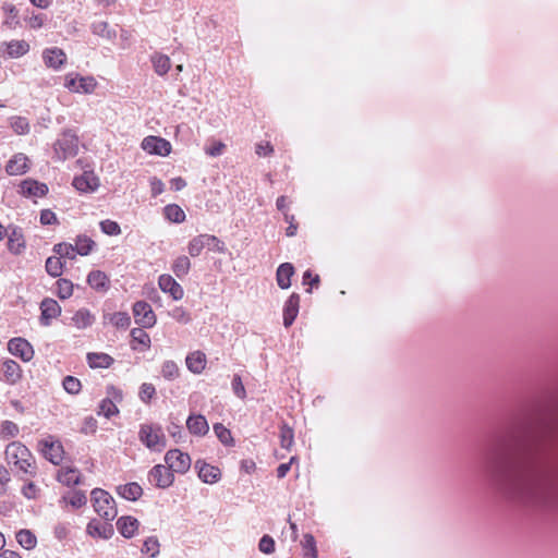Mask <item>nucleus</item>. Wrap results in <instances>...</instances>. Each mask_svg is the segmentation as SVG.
Returning <instances> with one entry per match:
<instances>
[{
    "label": "nucleus",
    "instance_id": "9",
    "mask_svg": "<svg viewBox=\"0 0 558 558\" xmlns=\"http://www.w3.org/2000/svg\"><path fill=\"white\" fill-rule=\"evenodd\" d=\"M132 310L135 323L142 328H151L156 325L157 317L149 303L137 301Z\"/></svg>",
    "mask_w": 558,
    "mask_h": 558
},
{
    "label": "nucleus",
    "instance_id": "43",
    "mask_svg": "<svg viewBox=\"0 0 558 558\" xmlns=\"http://www.w3.org/2000/svg\"><path fill=\"white\" fill-rule=\"evenodd\" d=\"M87 533L92 536H99L102 538H107L112 533V529L110 525L100 524L98 522L90 521L87 524Z\"/></svg>",
    "mask_w": 558,
    "mask_h": 558
},
{
    "label": "nucleus",
    "instance_id": "25",
    "mask_svg": "<svg viewBox=\"0 0 558 558\" xmlns=\"http://www.w3.org/2000/svg\"><path fill=\"white\" fill-rule=\"evenodd\" d=\"M28 158L24 154H15L7 163L5 171L9 175H21L28 170Z\"/></svg>",
    "mask_w": 558,
    "mask_h": 558
},
{
    "label": "nucleus",
    "instance_id": "3",
    "mask_svg": "<svg viewBox=\"0 0 558 558\" xmlns=\"http://www.w3.org/2000/svg\"><path fill=\"white\" fill-rule=\"evenodd\" d=\"M78 137L72 131H64L53 144V158L57 161H64L73 158L78 153Z\"/></svg>",
    "mask_w": 558,
    "mask_h": 558
},
{
    "label": "nucleus",
    "instance_id": "12",
    "mask_svg": "<svg viewBox=\"0 0 558 558\" xmlns=\"http://www.w3.org/2000/svg\"><path fill=\"white\" fill-rule=\"evenodd\" d=\"M142 148L151 155L168 156L171 153V144L159 136H146L142 141Z\"/></svg>",
    "mask_w": 558,
    "mask_h": 558
},
{
    "label": "nucleus",
    "instance_id": "27",
    "mask_svg": "<svg viewBox=\"0 0 558 558\" xmlns=\"http://www.w3.org/2000/svg\"><path fill=\"white\" fill-rule=\"evenodd\" d=\"M186 427L191 434L196 436H204L209 430L207 420L201 414L190 415L186 420Z\"/></svg>",
    "mask_w": 558,
    "mask_h": 558
},
{
    "label": "nucleus",
    "instance_id": "41",
    "mask_svg": "<svg viewBox=\"0 0 558 558\" xmlns=\"http://www.w3.org/2000/svg\"><path fill=\"white\" fill-rule=\"evenodd\" d=\"M17 543L25 549L31 550L35 548L37 538L29 530H21L16 533Z\"/></svg>",
    "mask_w": 558,
    "mask_h": 558
},
{
    "label": "nucleus",
    "instance_id": "48",
    "mask_svg": "<svg viewBox=\"0 0 558 558\" xmlns=\"http://www.w3.org/2000/svg\"><path fill=\"white\" fill-rule=\"evenodd\" d=\"M110 324L117 328L126 329L131 325V318L125 312H116L109 317Z\"/></svg>",
    "mask_w": 558,
    "mask_h": 558
},
{
    "label": "nucleus",
    "instance_id": "62",
    "mask_svg": "<svg viewBox=\"0 0 558 558\" xmlns=\"http://www.w3.org/2000/svg\"><path fill=\"white\" fill-rule=\"evenodd\" d=\"M284 221L289 225L286 229L287 236H294L298 231V223L295 217L289 213H284Z\"/></svg>",
    "mask_w": 558,
    "mask_h": 558
},
{
    "label": "nucleus",
    "instance_id": "26",
    "mask_svg": "<svg viewBox=\"0 0 558 558\" xmlns=\"http://www.w3.org/2000/svg\"><path fill=\"white\" fill-rule=\"evenodd\" d=\"M87 283L96 291L106 292L110 287V279L106 272L101 270H93L87 276Z\"/></svg>",
    "mask_w": 558,
    "mask_h": 558
},
{
    "label": "nucleus",
    "instance_id": "39",
    "mask_svg": "<svg viewBox=\"0 0 558 558\" xmlns=\"http://www.w3.org/2000/svg\"><path fill=\"white\" fill-rule=\"evenodd\" d=\"M2 10L4 12V24L8 25L10 28H16V26L20 24L19 21V11L12 3H4L2 5Z\"/></svg>",
    "mask_w": 558,
    "mask_h": 558
},
{
    "label": "nucleus",
    "instance_id": "40",
    "mask_svg": "<svg viewBox=\"0 0 558 558\" xmlns=\"http://www.w3.org/2000/svg\"><path fill=\"white\" fill-rule=\"evenodd\" d=\"M191 269V260L187 256L181 255L177 257L172 264V271L177 277H185Z\"/></svg>",
    "mask_w": 558,
    "mask_h": 558
},
{
    "label": "nucleus",
    "instance_id": "45",
    "mask_svg": "<svg viewBox=\"0 0 558 558\" xmlns=\"http://www.w3.org/2000/svg\"><path fill=\"white\" fill-rule=\"evenodd\" d=\"M20 428L17 424L12 421H3L0 425V438L10 439L19 435Z\"/></svg>",
    "mask_w": 558,
    "mask_h": 558
},
{
    "label": "nucleus",
    "instance_id": "31",
    "mask_svg": "<svg viewBox=\"0 0 558 558\" xmlns=\"http://www.w3.org/2000/svg\"><path fill=\"white\" fill-rule=\"evenodd\" d=\"M114 360L107 353L90 352L87 354V363L92 368H109Z\"/></svg>",
    "mask_w": 558,
    "mask_h": 558
},
{
    "label": "nucleus",
    "instance_id": "14",
    "mask_svg": "<svg viewBox=\"0 0 558 558\" xmlns=\"http://www.w3.org/2000/svg\"><path fill=\"white\" fill-rule=\"evenodd\" d=\"M40 323L44 326H49L52 319H56L61 314L59 303L50 298H46L40 303Z\"/></svg>",
    "mask_w": 558,
    "mask_h": 558
},
{
    "label": "nucleus",
    "instance_id": "17",
    "mask_svg": "<svg viewBox=\"0 0 558 558\" xmlns=\"http://www.w3.org/2000/svg\"><path fill=\"white\" fill-rule=\"evenodd\" d=\"M47 193V184L33 179H26L20 184V194L25 197H44Z\"/></svg>",
    "mask_w": 558,
    "mask_h": 558
},
{
    "label": "nucleus",
    "instance_id": "13",
    "mask_svg": "<svg viewBox=\"0 0 558 558\" xmlns=\"http://www.w3.org/2000/svg\"><path fill=\"white\" fill-rule=\"evenodd\" d=\"M8 350L14 356L20 357L24 362H28L34 357V349L32 344L24 338H13L8 342Z\"/></svg>",
    "mask_w": 558,
    "mask_h": 558
},
{
    "label": "nucleus",
    "instance_id": "36",
    "mask_svg": "<svg viewBox=\"0 0 558 558\" xmlns=\"http://www.w3.org/2000/svg\"><path fill=\"white\" fill-rule=\"evenodd\" d=\"M52 252L56 255H59L62 259H75L78 253L75 250L74 244L68 243V242H61L53 245Z\"/></svg>",
    "mask_w": 558,
    "mask_h": 558
},
{
    "label": "nucleus",
    "instance_id": "46",
    "mask_svg": "<svg viewBox=\"0 0 558 558\" xmlns=\"http://www.w3.org/2000/svg\"><path fill=\"white\" fill-rule=\"evenodd\" d=\"M214 432L218 439L226 446H233V437L231 435L230 429H228L223 424L216 423L214 425Z\"/></svg>",
    "mask_w": 558,
    "mask_h": 558
},
{
    "label": "nucleus",
    "instance_id": "55",
    "mask_svg": "<svg viewBox=\"0 0 558 558\" xmlns=\"http://www.w3.org/2000/svg\"><path fill=\"white\" fill-rule=\"evenodd\" d=\"M156 395V388L153 384H149V383H144L142 386H141V389H140V399L145 402V403H149L150 400L154 398V396Z\"/></svg>",
    "mask_w": 558,
    "mask_h": 558
},
{
    "label": "nucleus",
    "instance_id": "50",
    "mask_svg": "<svg viewBox=\"0 0 558 558\" xmlns=\"http://www.w3.org/2000/svg\"><path fill=\"white\" fill-rule=\"evenodd\" d=\"M161 375L168 380H173L180 375L179 366L173 361H166L161 366Z\"/></svg>",
    "mask_w": 558,
    "mask_h": 558
},
{
    "label": "nucleus",
    "instance_id": "20",
    "mask_svg": "<svg viewBox=\"0 0 558 558\" xmlns=\"http://www.w3.org/2000/svg\"><path fill=\"white\" fill-rule=\"evenodd\" d=\"M195 466L198 469V477L206 484H215L221 477V471L218 466L199 460L196 461Z\"/></svg>",
    "mask_w": 558,
    "mask_h": 558
},
{
    "label": "nucleus",
    "instance_id": "35",
    "mask_svg": "<svg viewBox=\"0 0 558 558\" xmlns=\"http://www.w3.org/2000/svg\"><path fill=\"white\" fill-rule=\"evenodd\" d=\"M165 217L173 223H181L186 216L184 210L177 204H169L163 208Z\"/></svg>",
    "mask_w": 558,
    "mask_h": 558
},
{
    "label": "nucleus",
    "instance_id": "1",
    "mask_svg": "<svg viewBox=\"0 0 558 558\" xmlns=\"http://www.w3.org/2000/svg\"><path fill=\"white\" fill-rule=\"evenodd\" d=\"M507 481L508 489L529 502H545L554 490V483L548 473L532 463L515 466Z\"/></svg>",
    "mask_w": 558,
    "mask_h": 558
},
{
    "label": "nucleus",
    "instance_id": "28",
    "mask_svg": "<svg viewBox=\"0 0 558 558\" xmlns=\"http://www.w3.org/2000/svg\"><path fill=\"white\" fill-rule=\"evenodd\" d=\"M57 480L65 486H74L81 483V473L75 468H61L58 471Z\"/></svg>",
    "mask_w": 558,
    "mask_h": 558
},
{
    "label": "nucleus",
    "instance_id": "44",
    "mask_svg": "<svg viewBox=\"0 0 558 558\" xmlns=\"http://www.w3.org/2000/svg\"><path fill=\"white\" fill-rule=\"evenodd\" d=\"M294 444L293 429L286 423L280 426V446L290 450Z\"/></svg>",
    "mask_w": 558,
    "mask_h": 558
},
{
    "label": "nucleus",
    "instance_id": "6",
    "mask_svg": "<svg viewBox=\"0 0 558 558\" xmlns=\"http://www.w3.org/2000/svg\"><path fill=\"white\" fill-rule=\"evenodd\" d=\"M210 242H215V247H213L214 252L225 253V243L216 235L207 233L194 236L187 244V252L192 257H197L202 254L205 247H210Z\"/></svg>",
    "mask_w": 558,
    "mask_h": 558
},
{
    "label": "nucleus",
    "instance_id": "54",
    "mask_svg": "<svg viewBox=\"0 0 558 558\" xmlns=\"http://www.w3.org/2000/svg\"><path fill=\"white\" fill-rule=\"evenodd\" d=\"M100 230L107 235H119L121 233V228L117 221L106 219L100 221L99 223Z\"/></svg>",
    "mask_w": 558,
    "mask_h": 558
},
{
    "label": "nucleus",
    "instance_id": "24",
    "mask_svg": "<svg viewBox=\"0 0 558 558\" xmlns=\"http://www.w3.org/2000/svg\"><path fill=\"white\" fill-rule=\"evenodd\" d=\"M185 364L193 374H202L207 365V357L203 351L196 350L186 355Z\"/></svg>",
    "mask_w": 558,
    "mask_h": 558
},
{
    "label": "nucleus",
    "instance_id": "61",
    "mask_svg": "<svg viewBox=\"0 0 558 558\" xmlns=\"http://www.w3.org/2000/svg\"><path fill=\"white\" fill-rule=\"evenodd\" d=\"M22 494L27 499H36L39 495V488L35 483L28 482L22 487Z\"/></svg>",
    "mask_w": 558,
    "mask_h": 558
},
{
    "label": "nucleus",
    "instance_id": "47",
    "mask_svg": "<svg viewBox=\"0 0 558 558\" xmlns=\"http://www.w3.org/2000/svg\"><path fill=\"white\" fill-rule=\"evenodd\" d=\"M132 343H138L143 348H150V337L143 328H133L131 330Z\"/></svg>",
    "mask_w": 558,
    "mask_h": 558
},
{
    "label": "nucleus",
    "instance_id": "64",
    "mask_svg": "<svg viewBox=\"0 0 558 558\" xmlns=\"http://www.w3.org/2000/svg\"><path fill=\"white\" fill-rule=\"evenodd\" d=\"M40 222L41 225H56L58 223V218L56 214L50 209H44L40 213Z\"/></svg>",
    "mask_w": 558,
    "mask_h": 558
},
{
    "label": "nucleus",
    "instance_id": "33",
    "mask_svg": "<svg viewBox=\"0 0 558 558\" xmlns=\"http://www.w3.org/2000/svg\"><path fill=\"white\" fill-rule=\"evenodd\" d=\"M118 494L128 500L134 501L142 496L143 489L137 483H128L118 487Z\"/></svg>",
    "mask_w": 558,
    "mask_h": 558
},
{
    "label": "nucleus",
    "instance_id": "37",
    "mask_svg": "<svg viewBox=\"0 0 558 558\" xmlns=\"http://www.w3.org/2000/svg\"><path fill=\"white\" fill-rule=\"evenodd\" d=\"M64 264L59 255L50 256L46 260V271L53 278L63 274Z\"/></svg>",
    "mask_w": 558,
    "mask_h": 558
},
{
    "label": "nucleus",
    "instance_id": "53",
    "mask_svg": "<svg viewBox=\"0 0 558 558\" xmlns=\"http://www.w3.org/2000/svg\"><path fill=\"white\" fill-rule=\"evenodd\" d=\"M64 390L71 395H77L81 391L82 384L80 379L73 376L64 377L62 381Z\"/></svg>",
    "mask_w": 558,
    "mask_h": 558
},
{
    "label": "nucleus",
    "instance_id": "21",
    "mask_svg": "<svg viewBox=\"0 0 558 558\" xmlns=\"http://www.w3.org/2000/svg\"><path fill=\"white\" fill-rule=\"evenodd\" d=\"M300 308V295L298 293H292L284 303L283 306V325L284 327H290L298 314Z\"/></svg>",
    "mask_w": 558,
    "mask_h": 558
},
{
    "label": "nucleus",
    "instance_id": "22",
    "mask_svg": "<svg viewBox=\"0 0 558 558\" xmlns=\"http://www.w3.org/2000/svg\"><path fill=\"white\" fill-rule=\"evenodd\" d=\"M0 50L8 58H20L29 51V44L26 40H11L1 44Z\"/></svg>",
    "mask_w": 558,
    "mask_h": 558
},
{
    "label": "nucleus",
    "instance_id": "32",
    "mask_svg": "<svg viewBox=\"0 0 558 558\" xmlns=\"http://www.w3.org/2000/svg\"><path fill=\"white\" fill-rule=\"evenodd\" d=\"M74 246L80 256H87L96 248L97 243L86 234H78L74 239Z\"/></svg>",
    "mask_w": 558,
    "mask_h": 558
},
{
    "label": "nucleus",
    "instance_id": "59",
    "mask_svg": "<svg viewBox=\"0 0 558 558\" xmlns=\"http://www.w3.org/2000/svg\"><path fill=\"white\" fill-rule=\"evenodd\" d=\"M232 389H233V392L235 393V396L240 399H245L246 397V391H245V388H244V385L242 383V378L240 375H234L233 376V379H232Z\"/></svg>",
    "mask_w": 558,
    "mask_h": 558
},
{
    "label": "nucleus",
    "instance_id": "4",
    "mask_svg": "<svg viewBox=\"0 0 558 558\" xmlns=\"http://www.w3.org/2000/svg\"><path fill=\"white\" fill-rule=\"evenodd\" d=\"M92 501L95 511L105 520L112 521L117 517L114 499L101 488L92 492Z\"/></svg>",
    "mask_w": 558,
    "mask_h": 558
},
{
    "label": "nucleus",
    "instance_id": "63",
    "mask_svg": "<svg viewBox=\"0 0 558 558\" xmlns=\"http://www.w3.org/2000/svg\"><path fill=\"white\" fill-rule=\"evenodd\" d=\"M255 153L259 157L270 156L274 153V146L269 142H260L256 144Z\"/></svg>",
    "mask_w": 558,
    "mask_h": 558
},
{
    "label": "nucleus",
    "instance_id": "8",
    "mask_svg": "<svg viewBox=\"0 0 558 558\" xmlns=\"http://www.w3.org/2000/svg\"><path fill=\"white\" fill-rule=\"evenodd\" d=\"M165 462L173 473L185 474L191 468V457L180 449H170L165 456Z\"/></svg>",
    "mask_w": 558,
    "mask_h": 558
},
{
    "label": "nucleus",
    "instance_id": "15",
    "mask_svg": "<svg viewBox=\"0 0 558 558\" xmlns=\"http://www.w3.org/2000/svg\"><path fill=\"white\" fill-rule=\"evenodd\" d=\"M0 376L9 385H15L22 378V369L13 360H5L0 365Z\"/></svg>",
    "mask_w": 558,
    "mask_h": 558
},
{
    "label": "nucleus",
    "instance_id": "5",
    "mask_svg": "<svg viewBox=\"0 0 558 558\" xmlns=\"http://www.w3.org/2000/svg\"><path fill=\"white\" fill-rule=\"evenodd\" d=\"M140 440L150 450L160 452L166 448V436L157 425L144 424L138 433Z\"/></svg>",
    "mask_w": 558,
    "mask_h": 558
},
{
    "label": "nucleus",
    "instance_id": "29",
    "mask_svg": "<svg viewBox=\"0 0 558 558\" xmlns=\"http://www.w3.org/2000/svg\"><path fill=\"white\" fill-rule=\"evenodd\" d=\"M138 521L133 517H121L117 521V527L119 532L126 538H131L135 535L138 529Z\"/></svg>",
    "mask_w": 558,
    "mask_h": 558
},
{
    "label": "nucleus",
    "instance_id": "2",
    "mask_svg": "<svg viewBox=\"0 0 558 558\" xmlns=\"http://www.w3.org/2000/svg\"><path fill=\"white\" fill-rule=\"evenodd\" d=\"M5 460L21 472L31 476L36 475V460L29 449L21 441L10 442L4 451Z\"/></svg>",
    "mask_w": 558,
    "mask_h": 558
},
{
    "label": "nucleus",
    "instance_id": "60",
    "mask_svg": "<svg viewBox=\"0 0 558 558\" xmlns=\"http://www.w3.org/2000/svg\"><path fill=\"white\" fill-rule=\"evenodd\" d=\"M171 316L173 319L181 324H189L191 322L190 313L186 312L183 307L173 308Z\"/></svg>",
    "mask_w": 558,
    "mask_h": 558
},
{
    "label": "nucleus",
    "instance_id": "58",
    "mask_svg": "<svg viewBox=\"0 0 558 558\" xmlns=\"http://www.w3.org/2000/svg\"><path fill=\"white\" fill-rule=\"evenodd\" d=\"M258 548L264 554H272L275 551V541L269 535H264L258 544Z\"/></svg>",
    "mask_w": 558,
    "mask_h": 558
},
{
    "label": "nucleus",
    "instance_id": "10",
    "mask_svg": "<svg viewBox=\"0 0 558 558\" xmlns=\"http://www.w3.org/2000/svg\"><path fill=\"white\" fill-rule=\"evenodd\" d=\"M64 86L73 93L90 94L95 90L97 82L93 76H80L71 73L65 76Z\"/></svg>",
    "mask_w": 558,
    "mask_h": 558
},
{
    "label": "nucleus",
    "instance_id": "19",
    "mask_svg": "<svg viewBox=\"0 0 558 558\" xmlns=\"http://www.w3.org/2000/svg\"><path fill=\"white\" fill-rule=\"evenodd\" d=\"M158 286L165 293H169L173 300H181L184 295L183 288L170 275H161L158 279Z\"/></svg>",
    "mask_w": 558,
    "mask_h": 558
},
{
    "label": "nucleus",
    "instance_id": "49",
    "mask_svg": "<svg viewBox=\"0 0 558 558\" xmlns=\"http://www.w3.org/2000/svg\"><path fill=\"white\" fill-rule=\"evenodd\" d=\"M159 541L157 537H148L142 547V553L147 555L149 558H154L159 554Z\"/></svg>",
    "mask_w": 558,
    "mask_h": 558
},
{
    "label": "nucleus",
    "instance_id": "23",
    "mask_svg": "<svg viewBox=\"0 0 558 558\" xmlns=\"http://www.w3.org/2000/svg\"><path fill=\"white\" fill-rule=\"evenodd\" d=\"M73 186L80 192H94L99 186V179L92 171H85L74 178Z\"/></svg>",
    "mask_w": 558,
    "mask_h": 558
},
{
    "label": "nucleus",
    "instance_id": "18",
    "mask_svg": "<svg viewBox=\"0 0 558 558\" xmlns=\"http://www.w3.org/2000/svg\"><path fill=\"white\" fill-rule=\"evenodd\" d=\"M43 59L46 66L53 70L61 69L66 62V54L58 47L47 48L43 52Z\"/></svg>",
    "mask_w": 558,
    "mask_h": 558
},
{
    "label": "nucleus",
    "instance_id": "51",
    "mask_svg": "<svg viewBox=\"0 0 558 558\" xmlns=\"http://www.w3.org/2000/svg\"><path fill=\"white\" fill-rule=\"evenodd\" d=\"M57 294L60 299H69L73 294V283L68 279L57 281Z\"/></svg>",
    "mask_w": 558,
    "mask_h": 558
},
{
    "label": "nucleus",
    "instance_id": "52",
    "mask_svg": "<svg viewBox=\"0 0 558 558\" xmlns=\"http://www.w3.org/2000/svg\"><path fill=\"white\" fill-rule=\"evenodd\" d=\"M119 412L116 402L111 398L104 399L99 404V413L110 417Z\"/></svg>",
    "mask_w": 558,
    "mask_h": 558
},
{
    "label": "nucleus",
    "instance_id": "42",
    "mask_svg": "<svg viewBox=\"0 0 558 558\" xmlns=\"http://www.w3.org/2000/svg\"><path fill=\"white\" fill-rule=\"evenodd\" d=\"M303 558H318L316 541L312 534H305L302 541Z\"/></svg>",
    "mask_w": 558,
    "mask_h": 558
},
{
    "label": "nucleus",
    "instance_id": "38",
    "mask_svg": "<svg viewBox=\"0 0 558 558\" xmlns=\"http://www.w3.org/2000/svg\"><path fill=\"white\" fill-rule=\"evenodd\" d=\"M154 70L158 75H165L168 73L171 66L170 58L166 54L155 53L151 57Z\"/></svg>",
    "mask_w": 558,
    "mask_h": 558
},
{
    "label": "nucleus",
    "instance_id": "56",
    "mask_svg": "<svg viewBox=\"0 0 558 558\" xmlns=\"http://www.w3.org/2000/svg\"><path fill=\"white\" fill-rule=\"evenodd\" d=\"M64 499L74 508H81L86 504V496L83 492H73Z\"/></svg>",
    "mask_w": 558,
    "mask_h": 558
},
{
    "label": "nucleus",
    "instance_id": "7",
    "mask_svg": "<svg viewBox=\"0 0 558 558\" xmlns=\"http://www.w3.org/2000/svg\"><path fill=\"white\" fill-rule=\"evenodd\" d=\"M38 446L43 456L54 465H59L63 461L65 453L63 446L54 436H47L39 441Z\"/></svg>",
    "mask_w": 558,
    "mask_h": 558
},
{
    "label": "nucleus",
    "instance_id": "11",
    "mask_svg": "<svg viewBox=\"0 0 558 558\" xmlns=\"http://www.w3.org/2000/svg\"><path fill=\"white\" fill-rule=\"evenodd\" d=\"M149 482L158 488H168L174 482V474L167 465L157 464L148 473Z\"/></svg>",
    "mask_w": 558,
    "mask_h": 558
},
{
    "label": "nucleus",
    "instance_id": "34",
    "mask_svg": "<svg viewBox=\"0 0 558 558\" xmlns=\"http://www.w3.org/2000/svg\"><path fill=\"white\" fill-rule=\"evenodd\" d=\"M72 320V324L78 328V329H84V328H87L89 326H92V324L94 323L95 318L94 316L92 315V313L86 310V308H82V310H78L71 318Z\"/></svg>",
    "mask_w": 558,
    "mask_h": 558
},
{
    "label": "nucleus",
    "instance_id": "57",
    "mask_svg": "<svg viewBox=\"0 0 558 558\" xmlns=\"http://www.w3.org/2000/svg\"><path fill=\"white\" fill-rule=\"evenodd\" d=\"M14 132L19 135H24L29 132V124L25 118L17 117L11 123Z\"/></svg>",
    "mask_w": 558,
    "mask_h": 558
},
{
    "label": "nucleus",
    "instance_id": "30",
    "mask_svg": "<svg viewBox=\"0 0 558 558\" xmlns=\"http://www.w3.org/2000/svg\"><path fill=\"white\" fill-rule=\"evenodd\" d=\"M294 275V267L290 263L281 264L276 272V280L281 289H288L291 286V278Z\"/></svg>",
    "mask_w": 558,
    "mask_h": 558
},
{
    "label": "nucleus",
    "instance_id": "16",
    "mask_svg": "<svg viewBox=\"0 0 558 558\" xmlns=\"http://www.w3.org/2000/svg\"><path fill=\"white\" fill-rule=\"evenodd\" d=\"M8 250L13 255H21L26 250V240L21 228L14 227L8 233Z\"/></svg>",
    "mask_w": 558,
    "mask_h": 558
}]
</instances>
